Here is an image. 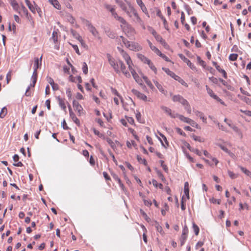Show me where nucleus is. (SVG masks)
Masks as SVG:
<instances>
[{
	"label": "nucleus",
	"instance_id": "obj_1",
	"mask_svg": "<svg viewBox=\"0 0 251 251\" xmlns=\"http://www.w3.org/2000/svg\"><path fill=\"white\" fill-rule=\"evenodd\" d=\"M162 70L169 75L174 78L175 80L178 81L180 83L183 85L186 86L187 83L185 81L182 79L180 77L176 75L174 72L170 70L168 68H162Z\"/></svg>",
	"mask_w": 251,
	"mask_h": 251
},
{
	"label": "nucleus",
	"instance_id": "obj_2",
	"mask_svg": "<svg viewBox=\"0 0 251 251\" xmlns=\"http://www.w3.org/2000/svg\"><path fill=\"white\" fill-rule=\"evenodd\" d=\"M123 31L128 37H133L135 33L134 29L128 24L123 27Z\"/></svg>",
	"mask_w": 251,
	"mask_h": 251
},
{
	"label": "nucleus",
	"instance_id": "obj_3",
	"mask_svg": "<svg viewBox=\"0 0 251 251\" xmlns=\"http://www.w3.org/2000/svg\"><path fill=\"white\" fill-rule=\"evenodd\" d=\"M84 23L86 24L88 26V28L90 32L95 37H98L99 35V32L96 28L89 22V21L84 19Z\"/></svg>",
	"mask_w": 251,
	"mask_h": 251
},
{
	"label": "nucleus",
	"instance_id": "obj_4",
	"mask_svg": "<svg viewBox=\"0 0 251 251\" xmlns=\"http://www.w3.org/2000/svg\"><path fill=\"white\" fill-rule=\"evenodd\" d=\"M161 108L166 114L170 116L171 118H176L177 117V114L174 111H172L170 108L165 106H162Z\"/></svg>",
	"mask_w": 251,
	"mask_h": 251
},
{
	"label": "nucleus",
	"instance_id": "obj_5",
	"mask_svg": "<svg viewBox=\"0 0 251 251\" xmlns=\"http://www.w3.org/2000/svg\"><path fill=\"white\" fill-rule=\"evenodd\" d=\"M118 49L120 51L123 57H124L127 64L128 65V67H129V65L132 66L133 65L132 61L128 54L126 52H125L123 50H120L119 47L118 48Z\"/></svg>",
	"mask_w": 251,
	"mask_h": 251
},
{
	"label": "nucleus",
	"instance_id": "obj_6",
	"mask_svg": "<svg viewBox=\"0 0 251 251\" xmlns=\"http://www.w3.org/2000/svg\"><path fill=\"white\" fill-rule=\"evenodd\" d=\"M73 104L75 110L77 112L79 116L83 113V108L78 101L74 100Z\"/></svg>",
	"mask_w": 251,
	"mask_h": 251
},
{
	"label": "nucleus",
	"instance_id": "obj_7",
	"mask_svg": "<svg viewBox=\"0 0 251 251\" xmlns=\"http://www.w3.org/2000/svg\"><path fill=\"white\" fill-rule=\"evenodd\" d=\"M119 65L121 68V71L127 77H130V73L126 70V67L124 62L121 60H119Z\"/></svg>",
	"mask_w": 251,
	"mask_h": 251
},
{
	"label": "nucleus",
	"instance_id": "obj_8",
	"mask_svg": "<svg viewBox=\"0 0 251 251\" xmlns=\"http://www.w3.org/2000/svg\"><path fill=\"white\" fill-rule=\"evenodd\" d=\"M179 57L186 63H187V65L189 66V67L192 69H195L196 68L195 65L193 63H192L188 59H187L185 56L181 54H178Z\"/></svg>",
	"mask_w": 251,
	"mask_h": 251
},
{
	"label": "nucleus",
	"instance_id": "obj_9",
	"mask_svg": "<svg viewBox=\"0 0 251 251\" xmlns=\"http://www.w3.org/2000/svg\"><path fill=\"white\" fill-rule=\"evenodd\" d=\"M172 100L174 102H178L183 105H185L187 102V100L180 95H174Z\"/></svg>",
	"mask_w": 251,
	"mask_h": 251
},
{
	"label": "nucleus",
	"instance_id": "obj_10",
	"mask_svg": "<svg viewBox=\"0 0 251 251\" xmlns=\"http://www.w3.org/2000/svg\"><path fill=\"white\" fill-rule=\"evenodd\" d=\"M128 69L129 71H130L134 79L135 80V81L138 82L140 83V81H141V79L140 78V77L138 75V74L136 73V71L132 68V66L129 65V67H128Z\"/></svg>",
	"mask_w": 251,
	"mask_h": 251
},
{
	"label": "nucleus",
	"instance_id": "obj_11",
	"mask_svg": "<svg viewBox=\"0 0 251 251\" xmlns=\"http://www.w3.org/2000/svg\"><path fill=\"white\" fill-rule=\"evenodd\" d=\"M193 111L197 117H200V119L202 120L203 123H206V118L204 117V114L202 112L199 111L198 110H193Z\"/></svg>",
	"mask_w": 251,
	"mask_h": 251
},
{
	"label": "nucleus",
	"instance_id": "obj_12",
	"mask_svg": "<svg viewBox=\"0 0 251 251\" xmlns=\"http://www.w3.org/2000/svg\"><path fill=\"white\" fill-rule=\"evenodd\" d=\"M231 128L236 132L237 135L240 137V139L243 138V134L241 130L237 126L234 125L232 126Z\"/></svg>",
	"mask_w": 251,
	"mask_h": 251
},
{
	"label": "nucleus",
	"instance_id": "obj_13",
	"mask_svg": "<svg viewBox=\"0 0 251 251\" xmlns=\"http://www.w3.org/2000/svg\"><path fill=\"white\" fill-rule=\"evenodd\" d=\"M126 1L128 3V8L126 9V11H125V12L127 14V15L131 17L132 16L131 13L133 12V10H135L134 7L131 5V4L129 2H128L126 0Z\"/></svg>",
	"mask_w": 251,
	"mask_h": 251
},
{
	"label": "nucleus",
	"instance_id": "obj_14",
	"mask_svg": "<svg viewBox=\"0 0 251 251\" xmlns=\"http://www.w3.org/2000/svg\"><path fill=\"white\" fill-rule=\"evenodd\" d=\"M37 70H34L31 79L32 80V84H30L31 87H34L35 86V84L37 81Z\"/></svg>",
	"mask_w": 251,
	"mask_h": 251
},
{
	"label": "nucleus",
	"instance_id": "obj_15",
	"mask_svg": "<svg viewBox=\"0 0 251 251\" xmlns=\"http://www.w3.org/2000/svg\"><path fill=\"white\" fill-rule=\"evenodd\" d=\"M137 56L139 59H140L142 62L144 63L148 64L150 63L151 60L145 56L144 55L142 54L138 53L137 54Z\"/></svg>",
	"mask_w": 251,
	"mask_h": 251
},
{
	"label": "nucleus",
	"instance_id": "obj_16",
	"mask_svg": "<svg viewBox=\"0 0 251 251\" xmlns=\"http://www.w3.org/2000/svg\"><path fill=\"white\" fill-rule=\"evenodd\" d=\"M153 226H155L156 230L159 232L161 235H163L164 232L163 231L162 226L159 224L157 221L154 222Z\"/></svg>",
	"mask_w": 251,
	"mask_h": 251
},
{
	"label": "nucleus",
	"instance_id": "obj_17",
	"mask_svg": "<svg viewBox=\"0 0 251 251\" xmlns=\"http://www.w3.org/2000/svg\"><path fill=\"white\" fill-rule=\"evenodd\" d=\"M70 80L71 82H76L77 81L79 83H80L82 82V79L81 76H77V77H74L72 75H70L69 76Z\"/></svg>",
	"mask_w": 251,
	"mask_h": 251
},
{
	"label": "nucleus",
	"instance_id": "obj_18",
	"mask_svg": "<svg viewBox=\"0 0 251 251\" xmlns=\"http://www.w3.org/2000/svg\"><path fill=\"white\" fill-rule=\"evenodd\" d=\"M240 99L249 105H251V99L244 95H238Z\"/></svg>",
	"mask_w": 251,
	"mask_h": 251
},
{
	"label": "nucleus",
	"instance_id": "obj_19",
	"mask_svg": "<svg viewBox=\"0 0 251 251\" xmlns=\"http://www.w3.org/2000/svg\"><path fill=\"white\" fill-rule=\"evenodd\" d=\"M116 2L120 6L123 11H126L127 8L126 4L121 0H115Z\"/></svg>",
	"mask_w": 251,
	"mask_h": 251
},
{
	"label": "nucleus",
	"instance_id": "obj_20",
	"mask_svg": "<svg viewBox=\"0 0 251 251\" xmlns=\"http://www.w3.org/2000/svg\"><path fill=\"white\" fill-rule=\"evenodd\" d=\"M50 2L56 9H60L61 5L57 0H49Z\"/></svg>",
	"mask_w": 251,
	"mask_h": 251
},
{
	"label": "nucleus",
	"instance_id": "obj_21",
	"mask_svg": "<svg viewBox=\"0 0 251 251\" xmlns=\"http://www.w3.org/2000/svg\"><path fill=\"white\" fill-rule=\"evenodd\" d=\"M57 99L60 107L63 110H65L66 107L65 101L63 99H62L60 97H58Z\"/></svg>",
	"mask_w": 251,
	"mask_h": 251
},
{
	"label": "nucleus",
	"instance_id": "obj_22",
	"mask_svg": "<svg viewBox=\"0 0 251 251\" xmlns=\"http://www.w3.org/2000/svg\"><path fill=\"white\" fill-rule=\"evenodd\" d=\"M177 118H178L181 121L184 122V123H187V124H189L190 123V122L191 121V119L189 118H187V117H184V116L183 115H179V114H177Z\"/></svg>",
	"mask_w": 251,
	"mask_h": 251
},
{
	"label": "nucleus",
	"instance_id": "obj_23",
	"mask_svg": "<svg viewBox=\"0 0 251 251\" xmlns=\"http://www.w3.org/2000/svg\"><path fill=\"white\" fill-rule=\"evenodd\" d=\"M184 192L186 196L188 199H189V184L188 182H186L184 183Z\"/></svg>",
	"mask_w": 251,
	"mask_h": 251
},
{
	"label": "nucleus",
	"instance_id": "obj_24",
	"mask_svg": "<svg viewBox=\"0 0 251 251\" xmlns=\"http://www.w3.org/2000/svg\"><path fill=\"white\" fill-rule=\"evenodd\" d=\"M70 116L72 118L73 122L75 123V124H76L78 126H80V121L75 116V113H71V115H70Z\"/></svg>",
	"mask_w": 251,
	"mask_h": 251
},
{
	"label": "nucleus",
	"instance_id": "obj_25",
	"mask_svg": "<svg viewBox=\"0 0 251 251\" xmlns=\"http://www.w3.org/2000/svg\"><path fill=\"white\" fill-rule=\"evenodd\" d=\"M10 4L15 10L17 11L19 8V5L16 0H10Z\"/></svg>",
	"mask_w": 251,
	"mask_h": 251
},
{
	"label": "nucleus",
	"instance_id": "obj_26",
	"mask_svg": "<svg viewBox=\"0 0 251 251\" xmlns=\"http://www.w3.org/2000/svg\"><path fill=\"white\" fill-rule=\"evenodd\" d=\"M107 57L110 65L112 67L115 64L116 61L110 55V54H107Z\"/></svg>",
	"mask_w": 251,
	"mask_h": 251
},
{
	"label": "nucleus",
	"instance_id": "obj_27",
	"mask_svg": "<svg viewBox=\"0 0 251 251\" xmlns=\"http://www.w3.org/2000/svg\"><path fill=\"white\" fill-rule=\"evenodd\" d=\"M241 170L247 176H249L251 178V172L247 169L246 168H244L242 166L239 167Z\"/></svg>",
	"mask_w": 251,
	"mask_h": 251
},
{
	"label": "nucleus",
	"instance_id": "obj_28",
	"mask_svg": "<svg viewBox=\"0 0 251 251\" xmlns=\"http://www.w3.org/2000/svg\"><path fill=\"white\" fill-rule=\"evenodd\" d=\"M114 71L117 73L119 74L120 73V71L119 70L120 65H119V60H117L115 62V64L112 66Z\"/></svg>",
	"mask_w": 251,
	"mask_h": 251
},
{
	"label": "nucleus",
	"instance_id": "obj_29",
	"mask_svg": "<svg viewBox=\"0 0 251 251\" xmlns=\"http://www.w3.org/2000/svg\"><path fill=\"white\" fill-rule=\"evenodd\" d=\"M153 82L156 87L160 91V92H161L162 93H164V89H163L162 85L160 83H159V82H158L157 81L153 80Z\"/></svg>",
	"mask_w": 251,
	"mask_h": 251
},
{
	"label": "nucleus",
	"instance_id": "obj_30",
	"mask_svg": "<svg viewBox=\"0 0 251 251\" xmlns=\"http://www.w3.org/2000/svg\"><path fill=\"white\" fill-rule=\"evenodd\" d=\"M39 67V59L38 57H35L34 58V70H37Z\"/></svg>",
	"mask_w": 251,
	"mask_h": 251
},
{
	"label": "nucleus",
	"instance_id": "obj_31",
	"mask_svg": "<svg viewBox=\"0 0 251 251\" xmlns=\"http://www.w3.org/2000/svg\"><path fill=\"white\" fill-rule=\"evenodd\" d=\"M154 38L157 41L159 42L162 45H164L166 44L165 40H163L160 35L157 34Z\"/></svg>",
	"mask_w": 251,
	"mask_h": 251
},
{
	"label": "nucleus",
	"instance_id": "obj_32",
	"mask_svg": "<svg viewBox=\"0 0 251 251\" xmlns=\"http://www.w3.org/2000/svg\"><path fill=\"white\" fill-rule=\"evenodd\" d=\"M106 34L109 38L114 39L116 37V34L113 31L110 30L106 31Z\"/></svg>",
	"mask_w": 251,
	"mask_h": 251
},
{
	"label": "nucleus",
	"instance_id": "obj_33",
	"mask_svg": "<svg viewBox=\"0 0 251 251\" xmlns=\"http://www.w3.org/2000/svg\"><path fill=\"white\" fill-rule=\"evenodd\" d=\"M193 229L195 235H198L199 233L200 229L198 226L195 223H193Z\"/></svg>",
	"mask_w": 251,
	"mask_h": 251
},
{
	"label": "nucleus",
	"instance_id": "obj_34",
	"mask_svg": "<svg viewBox=\"0 0 251 251\" xmlns=\"http://www.w3.org/2000/svg\"><path fill=\"white\" fill-rule=\"evenodd\" d=\"M137 97L144 101H150L151 99L148 98L146 95H137Z\"/></svg>",
	"mask_w": 251,
	"mask_h": 251
},
{
	"label": "nucleus",
	"instance_id": "obj_35",
	"mask_svg": "<svg viewBox=\"0 0 251 251\" xmlns=\"http://www.w3.org/2000/svg\"><path fill=\"white\" fill-rule=\"evenodd\" d=\"M51 39L54 42V44H56L57 42V32L56 31H53L52 34Z\"/></svg>",
	"mask_w": 251,
	"mask_h": 251
},
{
	"label": "nucleus",
	"instance_id": "obj_36",
	"mask_svg": "<svg viewBox=\"0 0 251 251\" xmlns=\"http://www.w3.org/2000/svg\"><path fill=\"white\" fill-rule=\"evenodd\" d=\"M192 137L195 141H198L199 142H203L204 141V139L201 138V137L196 136L194 134L192 135Z\"/></svg>",
	"mask_w": 251,
	"mask_h": 251
},
{
	"label": "nucleus",
	"instance_id": "obj_37",
	"mask_svg": "<svg viewBox=\"0 0 251 251\" xmlns=\"http://www.w3.org/2000/svg\"><path fill=\"white\" fill-rule=\"evenodd\" d=\"M120 38L122 39V40L123 42V43L127 46L128 48L130 47V42L126 40L125 37H124L123 36H121Z\"/></svg>",
	"mask_w": 251,
	"mask_h": 251
},
{
	"label": "nucleus",
	"instance_id": "obj_38",
	"mask_svg": "<svg viewBox=\"0 0 251 251\" xmlns=\"http://www.w3.org/2000/svg\"><path fill=\"white\" fill-rule=\"evenodd\" d=\"M214 99L219 101L220 103L223 105H226L224 101L220 98H219L217 95H210Z\"/></svg>",
	"mask_w": 251,
	"mask_h": 251
},
{
	"label": "nucleus",
	"instance_id": "obj_39",
	"mask_svg": "<svg viewBox=\"0 0 251 251\" xmlns=\"http://www.w3.org/2000/svg\"><path fill=\"white\" fill-rule=\"evenodd\" d=\"M7 113V108L5 107H3L0 113V117L3 118Z\"/></svg>",
	"mask_w": 251,
	"mask_h": 251
},
{
	"label": "nucleus",
	"instance_id": "obj_40",
	"mask_svg": "<svg viewBox=\"0 0 251 251\" xmlns=\"http://www.w3.org/2000/svg\"><path fill=\"white\" fill-rule=\"evenodd\" d=\"M93 131L95 135L98 136L100 138L105 139L104 135L103 134L100 133L98 130H96L95 128L93 129Z\"/></svg>",
	"mask_w": 251,
	"mask_h": 251
},
{
	"label": "nucleus",
	"instance_id": "obj_41",
	"mask_svg": "<svg viewBox=\"0 0 251 251\" xmlns=\"http://www.w3.org/2000/svg\"><path fill=\"white\" fill-rule=\"evenodd\" d=\"M106 141L107 142L108 144L111 146V147L112 149H115V148L116 147L115 144L114 143V142H113L112 140L111 139H110L109 138H106Z\"/></svg>",
	"mask_w": 251,
	"mask_h": 251
},
{
	"label": "nucleus",
	"instance_id": "obj_42",
	"mask_svg": "<svg viewBox=\"0 0 251 251\" xmlns=\"http://www.w3.org/2000/svg\"><path fill=\"white\" fill-rule=\"evenodd\" d=\"M187 236H184V235H181V237L180 238V246H182L185 243V241L187 239Z\"/></svg>",
	"mask_w": 251,
	"mask_h": 251
},
{
	"label": "nucleus",
	"instance_id": "obj_43",
	"mask_svg": "<svg viewBox=\"0 0 251 251\" xmlns=\"http://www.w3.org/2000/svg\"><path fill=\"white\" fill-rule=\"evenodd\" d=\"M152 183L154 186L155 187H159L160 189H162L163 185L161 183H158L157 181L155 179L152 180Z\"/></svg>",
	"mask_w": 251,
	"mask_h": 251
},
{
	"label": "nucleus",
	"instance_id": "obj_44",
	"mask_svg": "<svg viewBox=\"0 0 251 251\" xmlns=\"http://www.w3.org/2000/svg\"><path fill=\"white\" fill-rule=\"evenodd\" d=\"M238 54L235 53H232L230 54L229 56V59L230 61H235L237 60L238 57Z\"/></svg>",
	"mask_w": 251,
	"mask_h": 251
},
{
	"label": "nucleus",
	"instance_id": "obj_45",
	"mask_svg": "<svg viewBox=\"0 0 251 251\" xmlns=\"http://www.w3.org/2000/svg\"><path fill=\"white\" fill-rule=\"evenodd\" d=\"M140 213L142 215V216H143V217L144 218V219L148 222H149L150 221V219L149 217H148V216H147V215L146 214V213L142 210V209H140Z\"/></svg>",
	"mask_w": 251,
	"mask_h": 251
},
{
	"label": "nucleus",
	"instance_id": "obj_46",
	"mask_svg": "<svg viewBox=\"0 0 251 251\" xmlns=\"http://www.w3.org/2000/svg\"><path fill=\"white\" fill-rule=\"evenodd\" d=\"M188 231H189L188 228L187 226L185 225V226H184L183 228L182 233L181 235L187 236L188 234Z\"/></svg>",
	"mask_w": 251,
	"mask_h": 251
},
{
	"label": "nucleus",
	"instance_id": "obj_47",
	"mask_svg": "<svg viewBox=\"0 0 251 251\" xmlns=\"http://www.w3.org/2000/svg\"><path fill=\"white\" fill-rule=\"evenodd\" d=\"M150 68L154 72L155 74H157V69L156 67L153 65V63L150 61V63L148 64Z\"/></svg>",
	"mask_w": 251,
	"mask_h": 251
},
{
	"label": "nucleus",
	"instance_id": "obj_48",
	"mask_svg": "<svg viewBox=\"0 0 251 251\" xmlns=\"http://www.w3.org/2000/svg\"><path fill=\"white\" fill-rule=\"evenodd\" d=\"M82 71L84 74L85 75L88 73V67L87 64L85 62H83L82 66Z\"/></svg>",
	"mask_w": 251,
	"mask_h": 251
},
{
	"label": "nucleus",
	"instance_id": "obj_49",
	"mask_svg": "<svg viewBox=\"0 0 251 251\" xmlns=\"http://www.w3.org/2000/svg\"><path fill=\"white\" fill-rule=\"evenodd\" d=\"M189 124L191 126H192L193 127H195L197 128H200L199 125L196 122H195L194 120H193L192 119L191 120Z\"/></svg>",
	"mask_w": 251,
	"mask_h": 251
},
{
	"label": "nucleus",
	"instance_id": "obj_50",
	"mask_svg": "<svg viewBox=\"0 0 251 251\" xmlns=\"http://www.w3.org/2000/svg\"><path fill=\"white\" fill-rule=\"evenodd\" d=\"M143 78L144 79V80H145V82L146 83V84L150 87H152V85L151 83V82L149 80L148 78L146 76H144L143 77Z\"/></svg>",
	"mask_w": 251,
	"mask_h": 251
},
{
	"label": "nucleus",
	"instance_id": "obj_51",
	"mask_svg": "<svg viewBox=\"0 0 251 251\" xmlns=\"http://www.w3.org/2000/svg\"><path fill=\"white\" fill-rule=\"evenodd\" d=\"M210 80L214 84H218L219 82V78H217L214 76L209 77Z\"/></svg>",
	"mask_w": 251,
	"mask_h": 251
},
{
	"label": "nucleus",
	"instance_id": "obj_52",
	"mask_svg": "<svg viewBox=\"0 0 251 251\" xmlns=\"http://www.w3.org/2000/svg\"><path fill=\"white\" fill-rule=\"evenodd\" d=\"M210 201L213 203H217L220 204L221 203V200L219 199H216L214 198H212L209 200Z\"/></svg>",
	"mask_w": 251,
	"mask_h": 251
},
{
	"label": "nucleus",
	"instance_id": "obj_53",
	"mask_svg": "<svg viewBox=\"0 0 251 251\" xmlns=\"http://www.w3.org/2000/svg\"><path fill=\"white\" fill-rule=\"evenodd\" d=\"M228 174L229 177L232 179L235 178L237 177V175H236L233 172H232L230 171H228Z\"/></svg>",
	"mask_w": 251,
	"mask_h": 251
},
{
	"label": "nucleus",
	"instance_id": "obj_54",
	"mask_svg": "<svg viewBox=\"0 0 251 251\" xmlns=\"http://www.w3.org/2000/svg\"><path fill=\"white\" fill-rule=\"evenodd\" d=\"M131 50H138V46L135 44L130 43V47L129 48Z\"/></svg>",
	"mask_w": 251,
	"mask_h": 251
},
{
	"label": "nucleus",
	"instance_id": "obj_55",
	"mask_svg": "<svg viewBox=\"0 0 251 251\" xmlns=\"http://www.w3.org/2000/svg\"><path fill=\"white\" fill-rule=\"evenodd\" d=\"M185 8L189 15L192 14V10L188 5H185Z\"/></svg>",
	"mask_w": 251,
	"mask_h": 251
},
{
	"label": "nucleus",
	"instance_id": "obj_56",
	"mask_svg": "<svg viewBox=\"0 0 251 251\" xmlns=\"http://www.w3.org/2000/svg\"><path fill=\"white\" fill-rule=\"evenodd\" d=\"M26 5L28 7L30 10H31L33 13L35 12V9L34 7L31 4L30 1L29 3H28V4H26Z\"/></svg>",
	"mask_w": 251,
	"mask_h": 251
},
{
	"label": "nucleus",
	"instance_id": "obj_57",
	"mask_svg": "<svg viewBox=\"0 0 251 251\" xmlns=\"http://www.w3.org/2000/svg\"><path fill=\"white\" fill-rule=\"evenodd\" d=\"M127 121L131 125H133L134 123V120L133 118L130 117H126Z\"/></svg>",
	"mask_w": 251,
	"mask_h": 251
},
{
	"label": "nucleus",
	"instance_id": "obj_58",
	"mask_svg": "<svg viewBox=\"0 0 251 251\" xmlns=\"http://www.w3.org/2000/svg\"><path fill=\"white\" fill-rule=\"evenodd\" d=\"M197 58L198 61L199 62V63L203 67L205 66V62L204 61L202 60L200 56H198Z\"/></svg>",
	"mask_w": 251,
	"mask_h": 251
},
{
	"label": "nucleus",
	"instance_id": "obj_59",
	"mask_svg": "<svg viewBox=\"0 0 251 251\" xmlns=\"http://www.w3.org/2000/svg\"><path fill=\"white\" fill-rule=\"evenodd\" d=\"M219 146L223 151H224L225 152H226L227 153L229 151V150H228L226 147L225 146H224L221 144H219Z\"/></svg>",
	"mask_w": 251,
	"mask_h": 251
},
{
	"label": "nucleus",
	"instance_id": "obj_60",
	"mask_svg": "<svg viewBox=\"0 0 251 251\" xmlns=\"http://www.w3.org/2000/svg\"><path fill=\"white\" fill-rule=\"evenodd\" d=\"M156 15L161 18V19L162 20L163 19H165L164 16L162 15L161 11L159 9L157 10Z\"/></svg>",
	"mask_w": 251,
	"mask_h": 251
},
{
	"label": "nucleus",
	"instance_id": "obj_61",
	"mask_svg": "<svg viewBox=\"0 0 251 251\" xmlns=\"http://www.w3.org/2000/svg\"><path fill=\"white\" fill-rule=\"evenodd\" d=\"M181 23L182 25L184 24L185 23V15L183 12H181Z\"/></svg>",
	"mask_w": 251,
	"mask_h": 251
},
{
	"label": "nucleus",
	"instance_id": "obj_62",
	"mask_svg": "<svg viewBox=\"0 0 251 251\" xmlns=\"http://www.w3.org/2000/svg\"><path fill=\"white\" fill-rule=\"evenodd\" d=\"M241 112L244 113L246 115L251 117V111L249 110H243L240 109V110Z\"/></svg>",
	"mask_w": 251,
	"mask_h": 251
},
{
	"label": "nucleus",
	"instance_id": "obj_63",
	"mask_svg": "<svg viewBox=\"0 0 251 251\" xmlns=\"http://www.w3.org/2000/svg\"><path fill=\"white\" fill-rule=\"evenodd\" d=\"M136 118L137 120L140 123H141V115L140 112H138L136 114Z\"/></svg>",
	"mask_w": 251,
	"mask_h": 251
},
{
	"label": "nucleus",
	"instance_id": "obj_64",
	"mask_svg": "<svg viewBox=\"0 0 251 251\" xmlns=\"http://www.w3.org/2000/svg\"><path fill=\"white\" fill-rule=\"evenodd\" d=\"M68 20L70 22L71 24H73L75 23V18L71 15L68 16Z\"/></svg>",
	"mask_w": 251,
	"mask_h": 251
}]
</instances>
